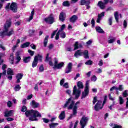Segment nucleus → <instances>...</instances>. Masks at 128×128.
Instances as JSON below:
<instances>
[{"instance_id": "f257e3e1", "label": "nucleus", "mask_w": 128, "mask_h": 128, "mask_svg": "<svg viewBox=\"0 0 128 128\" xmlns=\"http://www.w3.org/2000/svg\"><path fill=\"white\" fill-rule=\"evenodd\" d=\"M80 104V102H76L74 104V101L72 100V98L70 96L69 98L66 100V103L62 106L63 108H68V110H72L73 113L70 114L68 118V120H70L72 116H76V114H78V104Z\"/></svg>"}, {"instance_id": "f03ea898", "label": "nucleus", "mask_w": 128, "mask_h": 128, "mask_svg": "<svg viewBox=\"0 0 128 128\" xmlns=\"http://www.w3.org/2000/svg\"><path fill=\"white\" fill-rule=\"evenodd\" d=\"M12 26V22L10 19L6 20L4 26V30L2 32H0V36H12L14 34V30L11 29L8 32V30Z\"/></svg>"}, {"instance_id": "7ed1b4c3", "label": "nucleus", "mask_w": 128, "mask_h": 128, "mask_svg": "<svg viewBox=\"0 0 128 128\" xmlns=\"http://www.w3.org/2000/svg\"><path fill=\"white\" fill-rule=\"evenodd\" d=\"M25 114L27 116H30V120L32 122H36L38 118H40L42 114L38 112V110H31L26 111Z\"/></svg>"}, {"instance_id": "20e7f679", "label": "nucleus", "mask_w": 128, "mask_h": 128, "mask_svg": "<svg viewBox=\"0 0 128 128\" xmlns=\"http://www.w3.org/2000/svg\"><path fill=\"white\" fill-rule=\"evenodd\" d=\"M77 86L78 88V89L76 88V86H74L72 91V96H75L76 100H78V98H80V96L82 90H80V88H84V84H82V82H78Z\"/></svg>"}, {"instance_id": "39448f33", "label": "nucleus", "mask_w": 128, "mask_h": 128, "mask_svg": "<svg viewBox=\"0 0 128 128\" xmlns=\"http://www.w3.org/2000/svg\"><path fill=\"white\" fill-rule=\"evenodd\" d=\"M106 98L104 99V100L102 102V100H98V98L95 96L94 98L92 104H94L96 102V104L94 106V110L96 112L100 110H102L104 106V104H106Z\"/></svg>"}, {"instance_id": "423d86ee", "label": "nucleus", "mask_w": 128, "mask_h": 128, "mask_svg": "<svg viewBox=\"0 0 128 128\" xmlns=\"http://www.w3.org/2000/svg\"><path fill=\"white\" fill-rule=\"evenodd\" d=\"M45 62H48L50 66L54 68V66H56L58 64V60L56 58H54L53 59V64L52 62V58L50 57V54H48L46 56Z\"/></svg>"}, {"instance_id": "0eeeda50", "label": "nucleus", "mask_w": 128, "mask_h": 128, "mask_svg": "<svg viewBox=\"0 0 128 128\" xmlns=\"http://www.w3.org/2000/svg\"><path fill=\"white\" fill-rule=\"evenodd\" d=\"M6 10H12L14 12H18V5L16 2H12L10 4V3H8L5 8Z\"/></svg>"}, {"instance_id": "6e6552de", "label": "nucleus", "mask_w": 128, "mask_h": 128, "mask_svg": "<svg viewBox=\"0 0 128 128\" xmlns=\"http://www.w3.org/2000/svg\"><path fill=\"white\" fill-rule=\"evenodd\" d=\"M89 84L90 80L86 81L84 92H82V98H84L88 96V92H90V90H88Z\"/></svg>"}, {"instance_id": "1a4fd4ad", "label": "nucleus", "mask_w": 128, "mask_h": 128, "mask_svg": "<svg viewBox=\"0 0 128 128\" xmlns=\"http://www.w3.org/2000/svg\"><path fill=\"white\" fill-rule=\"evenodd\" d=\"M44 20L47 24H52L54 22V16L52 14H51L48 17L45 18L44 19Z\"/></svg>"}, {"instance_id": "9d476101", "label": "nucleus", "mask_w": 128, "mask_h": 128, "mask_svg": "<svg viewBox=\"0 0 128 128\" xmlns=\"http://www.w3.org/2000/svg\"><path fill=\"white\" fill-rule=\"evenodd\" d=\"M14 111L13 110H6L4 112V116L6 118L12 116H14Z\"/></svg>"}, {"instance_id": "9b49d317", "label": "nucleus", "mask_w": 128, "mask_h": 128, "mask_svg": "<svg viewBox=\"0 0 128 128\" xmlns=\"http://www.w3.org/2000/svg\"><path fill=\"white\" fill-rule=\"evenodd\" d=\"M22 54V52H16V64H18V62H20V60H22V58H20V54Z\"/></svg>"}, {"instance_id": "f8f14e48", "label": "nucleus", "mask_w": 128, "mask_h": 128, "mask_svg": "<svg viewBox=\"0 0 128 128\" xmlns=\"http://www.w3.org/2000/svg\"><path fill=\"white\" fill-rule=\"evenodd\" d=\"M66 28V24H62L61 26V28L60 30H59V31L56 34V40H58L60 38V32H64L62 30H64Z\"/></svg>"}, {"instance_id": "ddd939ff", "label": "nucleus", "mask_w": 128, "mask_h": 128, "mask_svg": "<svg viewBox=\"0 0 128 128\" xmlns=\"http://www.w3.org/2000/svg\"><path fill=\"white\" fill-rule=\"evenodd\" d=\"M72 62L68 63L67 68L65 70L66 74H69L72 72Z\"/></svg>"}, {"instance_id": "4468645a", "label": "nucleus", "mask_w": 128, "mask_h": 128, "mask_svg": "<svg viewBox=\"0 0 128 128\" xmlns=\"http://www.w3.org/2000/svg\"><path fill=\"white\" fill-rule=\"evenodd\" d=\"M114 90H120V92H122L124 90V86L122 85H120L119 87L118 88L116 86H113L110 89V92Z\"/></svg>"}, {"instance_id": "2eb2a0df", "label": "nucleus", "mask_w": 128, "mask_h": 128, "mask_svg": "<svg viewBox=\"0 0 128 128\" xmlns=\"http://www.w3.org/2000/svg\"><path fill=\"white\" fill-rule=\"evenodd\" d=\"M22 76H24V75L20 73L18 74L16 76V84H19V82H20V80L22 78Z\"/></svg>"}, {"instance_id": "dca6fc26", "label": "nucleus", "mask_w": 128, "mask_h": 128, "mask_svg": "<svg viewBox=\"0 0 128 128\" xmlns=\"http://www.w3.org/2000/svg\"><path fill=\"white\" fill-rule=\"evenodd\" d=\"M82 56V50H79L76 52L74 54L75 58H78V56Z\"/></svg>"}, {"instance_id": "f3484780", "label": "nucleus", "mask_w": 128, "mask_h": 128, "mask_svg": "<svg viewBox=\"0 0 128 128\" xmlns=\"http://www.w3.org/2000/svg\"><path fill=\"white\" fill-rule=\"evenodd\" d=\"M74 50H78V48H82V44H79L78 42H76L74 44Z\"/></svg>"}, {"instance_id": "a211bd4d", "label": "nucleus", "mask_w": 128, "mask_h": 128, "mask_svg": "<svg viewBox=\"0 0 128 128\" xmlns=\"http://www.w3.org/2000/svg\"><path fill=\"white\" fill-rule=\"evenodd\" d=\"M104 12H102L101 14H98V18L96 20V22L100 24V20H102V18L104 16Z\"/></svg>"}, {"instance_id": "6ab92c4d", "label": "nucleus", "mask_w": 128, "mask_h": 128, "mask_svg": "<svg viewBox=\"0 0 128 128\" xmlns=\"http://www.w3.org/2000/svg\"><path fill=\"white\" fill-rule=\"evenodd\" d=\"M116 38L114 36H110L108 39V44H114L116 42Z\"/></svg>"}, {"instance_id": "aec40b11", "label": "nucleus", "mask_w": 128, "mask_h": 128, "mask_svg": "<svg viewBox=\"0 0 128 128\" xmlns=\"http://www.w3.org/2000/svg\"><path fill=\"white\" fill-rule=\"evenodd\" d=\"M64 18H66V14L64 12H60L59 16V19L61 22H64Z\"/></svg>"}, {"instance_id": "412c9836", "label": "nucleus", "mask_w": 128, "mask_h": 128, "mask_svg": "<svg viewBox=\"0 0 128 128\" xmlns=\"http://www.w3.org/2000/svg\"><path fill=\"white\" fill-rule=\"evenodd\" d=\"M90 2V0H82L80 2L81 6H88Z\"/></svg>"}, {"instance_id": "4be33fe9", "label": "nucleus", "mask_w": 128, "mask_h": 128, "mask_svg": "<svg viewBox=\"0 0 128 128\" xmlns=\"http://www.w3.org/2000/svg\"><path fill=\"white\" fill-rule=\"evenodd\" d=\"M82 56H84V58H90V56H88V50L82 51Z\"/></svg>"}, {"instance_id": "5701e85b", "label": "nucleus", "mask_w": 128, "mask_h": 128, "mask_svg": "<svg viewBox=\"0 0 128 128\" xmlns=\"http://www.w3.org/2000/svg\"><path fill=\"white\" fill-rule=\"evenodd\" d=\"M64 62H61L59 64H58L56 66H53V68H58L60 69L64 66Z\"/></svg>"}, {"instance_id": "b1692460", "label": "nucleus", "mask_w": 128, "mask_h": 128, "mask_svg": "<svg viewBox=\"0 0 128 128\" xmlns=\"http://www.w3.org/2000/svg\"><path fill=\"white\" fill-rule=\"evenodd\" d=\"M59 118L62 120L66 118V112L62 111L58 116Z\"/></svg>"}, {"instance_id": "393cba45", "label": "nucleus", "mask_w": 128, "mask_h": 128, "mask_svg": "<svg viewBox=\"0 0 128 128\" xmlns=\"http://www.w3.org/2000/svg\"><path fill=\"white\" fill-rule=\"evenodd\" d=\"M98 6H100V8L104 10L106 8V4L102 1H100L98 4Z\"/></svg>"}, {"instance_id": "a878e982", "label": "nucleus", "mask_w": 128, "mask_h": 128, "mask_svg": "<svg viewBox=\"0 0 128 128\" xmlns=\"http://www.w3.org/2000/svg\"><path fill=\"white\" fill-rule=\"evenodd\" d=\"M38 66V56H35L34 58V60L32 64V67L36 68Z\"/></svg>"}, {"instance_id": "bb28decb", "label": "nucleus", "mask_w": 128, "mask_h": 128, "mask_svg": "<svg viewBox=\"0 0 128 128\" xmlns=\"http://www.w3.org/2000/svg\"><path fill=\"white\" fill-rule=\"evenodd\" d=\"M30 104H31L33 108H38V106H40V104H38V103L36 102V101H34V100H32Z\"/></svg>"}, {"instance_id": "cd10ccee", "label": "nucleus", "mask_w": 128, "mask_h": 128, "mask_svg": "<svg viewBox=\"0 0 128 128\" xmlns=\"http://www.w3.org/2000/svg\"><path fill=\"white\" fill-rule=\"evenodd\" d=\"M58 126V123H54V122H52L50 124H49V128H56V126Z\"/></svg>"}, {"instance_id": "c85d7f7f", "label": "nucleus", "mask_w": 128, "mask_h": 128, "mask_svg": "<svg viewBox=\"0 0 128 128\" xmlns=\"http://www.w3.org/2000/svg\"><path fill=\"white\" fill-rule=\"evenodd\" d=\"M78 20V16L76 15H74L72 16V18H70V22H75L76 20Z\"/></svg>"}, {"instance_id": "c756f323", "label": "nucleus", "mask_w": 128, "mask_h": 128, "mask_svg": "<svg viewBox=\"0 0 128 128\" xmlns=\"http://www.w3.org/2000/svg\"><path fill=\"white\" fill-rule=\"evenodd\" d=\"M30 44V42H26L22 44L20 46V48H28V46Z\"/></svg>"}, {"instance_id": "7c9ffc66", "label": "nucleus", "mask_w": 128, "mask_h": 128, "mask_svg": "<svg viewBox=\"0 0 128 128\" xmlns=\"http://www.w3.org/2000/svg\"><path fill=\"white\" fill-rule=\"evenodd\" d=\"M20 39L17 40L16 44L12 48V52H14L16 48L18 45V44H20Z\"/></svg>"}, {"instance_id": "2f4dec72", "label": "nucleus", "mask_w": 128, "mask_h": 128, "mask_svg": "<svg viewBox=\"0 0 128 128\" xmlns=\"http://www.w3.org/2000/svg\"><path fill=\"white\" fill-rule=\"evenodd\" d=\"M34 10L33 9L31 12L30 16L28 22H30V20H32L34 18Z\"/></svg>"}, {"instance_id": "473e14b6", "label": "nucleus", "mask_w": 128, "mask_h": 128, "mask_svg": "<svg viewBox=\"0 0 128 128\" xmlns=\"http://www.w3.org/2000/svg\"><path fill=\"white\" fill-rule=\"evenodd\" d=\"M96 32H99L100 34H102V32H104V30H102V28L100 26H96Z\"/></svg>"}, {"instance_id": "72a5a7b5", "label": "nucleus", "mask_w": 128, "mask_h": 128, "mask_svg": "<svg viewBox=\"0 0 128 128\" xmlns=\"http://www.w3.org/2000/svg\"><path fill=\"white\" fill-rule=\"evenodd\" d=\"M8 74H10V76H14V71L12 68H8L7 71Z\"/></svg>"}, {"instance_id": "f704fd0d", "label": "nucleus", "mask_w": 128, "mask_h": 128, "mask_svg": "<svg viewBox=\"0 0 128 128\" xmlns=\"http://www.w3.org/2000/svg\"><path fill=\"white\" fill-rule=\"evenodd\" d=\"M30 60V56L24 57V62L28 63Z\"/></svg>"}, {"instance_id": "c9c22d12", "label": "nucleus", "mask_w": 128, "mask_h": 128, "mask_svg": "<svg viewBox=\"0 0 128 128\" xmlns=\"http://www.w3.org/2000/svg\"><path fill=\"white\" fill-rule=\"evenodd\" d=\"M114 16L116 22H118V12H115Z\"/></svg>"}, {"instance_id": "e433bc0d", "label": "nucleus", "mask_w": 128, "mask_h": 128, "mask_svg": "<svg viewBox=\"0 0 128 128\" xmlns=\"http://www.w3.org/2000/svg\"><path fill=\"white\" fill-rule=\"evenodd\" d=\"M6 64L2 65V70H4V72L2 74H6V71L4 70H6Z\"/></svg>"}, {"instance_id": "4c0bfd02", "label": "nucleus", "mask_w": 128, "mask_h": 128, "mask_svg": "<svg viewBox=\"0 0 128 128\" xmlns=\"http://www.w3.org/2000/svg\"><path fill=\"white\" fill-rule=\"evenodd\" d=\"M62 6H70V2L68 1L64 2Z\"/></svg>"}, {"instance_id": "58836bf2", "label": "nucleus", "mask_w": 128, "mask_h": 128, "mask_svg": "<svg viewBox=\"0 0 128 128\" xmlns=\"http://www.w3.org/2000/svg\"><path fill=\"white\" fill-rule=\"evenodd\" d=\"M48 36H46L44 40V46H46L48 44Z\"/></svg>"}, {"instance_id": "ea45409f", "label": "nucleus", "mask_w": 128, "mask_h": 128, "mask_svg": "<svg viewBox=\"0 0 128 128\" xmlns=\"http://www.w3.org/2000/svg\"><path fill=\"white\" fill-rule=\"evenodd\" d=\"M59 34H60V36L62 38H66V33H64V32H61L59 33Z\"/></svg>"}, {"instance_id": "a19ab883", "label": "nucleus", "mask_w": 128, "mask_h": 128, "mask_svg": "<svg viewBox=\"0 0 128 128\" xmlns=\"http://www.w3.org/2000/svg\"><path fill=\"white\" fill-rule=\"evenodd\" d=\"M20 90V86L19 84H18L16 86H15L14 90L16 92H18V90Z\"/></svg>"}, {"instance_id": "79ce46f5", "label": "nucleus", "mask_w": 128, "mask_h": 128, "mask_svg": "<svg viewBox=\"0 0 128 128\" xmlns=\"http://www.w3.org/2000/svg\"><path fill=\"white\" fill-rule=\"evenodd\" d=\"M119 102L120 104H122L124 102V101L122 96L119 97Z\"/></svg>"}, {"instance_id": "37998d69", "label": "nucleus", "mask_w": 128, "mask_h": 128, "mask_svg": "<svg viewBox=\"0 0 128 128\" xmlns=\"http://www.w3.org/2000/svg\"><path fill=\"white\" fill-rule=\"evenodd\" d=\"M14 54H10V60L12 62V64H14Z\"/></svg>"}, {"instance_id": "c03bdc74", "label": "nucleus", "mask_w": 128, "mask_h": 128, "mask_svg": "<svg viewBox=\"0 0 128 128\" xmlns=\"http://www.w3.org/2000/svg\"><path fill=\"white\" fill-rule=\"evenodd\" d=\"M85 64H86L87 66H92V61L88 60V61L85 62Z\"/></svg>"}, {"instance_id": "a18cd8bd", "label": "nucleus", "mask_w": 128, "mask_h": 128, "mask_svg": "<svg viewBox=\"0 0 128 128\" xmlns=\"http://www.w3.org/2000/svg\"><path fill=\"white\" fill-rule=\"evenodd\" d=\"M44 65L42 64L39 67V71L42 72H44Z\"/></svg>"}, {"instance_id": "49530a36", "label": "nucleus", "mask_w": 128, "mask_h": 128, "mask_svg": "<svg viewBox=\"0 0 128 128\" xmlns=\"http://www.w3.org/2000/svg\"><path fill=\"white\" fill-rule=\"evenodd\" d=\"M7 106L8 108H11L12 106V101H8L7 102Z\"/></svg>"}, {"instance_id": "de8ad7c7", "label": "nucleus", "mask_w": 128, "mask_h": 128, "mask_svg": "<svg viewBox=\"0 0 128 128\" xmlns=\"http://www.w3.org/2000/svg\"><path fill=\"white\" fill-rule=\"evenodd\" d=\"M122 95H123V96H124V98L128 96V90H126L125 91H124L122 94Z\"/></svg>"}, {"instance_id": "09e8293b", "label": "nucleus", "mask_w": 128, "mask_h": 128, "mask_svg": "<svg viewBox=\"0 0 128 128\" xmlns=\"http://www.w3.org/2000/svg\"><path fill=\"white\" fill-rule=\"evenodd\" d=\"M96 80H98V78L96 76H93L91 78L92 82H96Z\"/></svg>"}, {"instance_id": "8fccbe9b", "label": "nucleus", "mask_w": 128, "mask_h": 128, "mask_svg": "<svg viewBox=\"0 0 128 128\" xmlns=\"http://www.w3.org/2000/svg\"><path fill=\"white\" fill-rule=\"evenodd\" d=\"M96 22H94V19L92 18L91 20V24H92V28H94V24H95Z\"/></svg>"}, {"instance_id": "3c124183", "label": "nucleus", "mask_w": 128, "mask_h": 128, "mask_svg": "<svg viewBox=\"0 0 128 128\" xmlns=\"http://www.w3.org/2000/svg\"><path fill=\"white\" fill-rule=\"evenodd\" d=\"M26 110H28V108H26V106H23L22 107L21 112H26Z\"/></svg>"}, {"instance_id": "603ef678", "label": "nucleus", "mask_w": 128, "mask_h": 128, "mask_svg": "<svg viewBox=\"0 0 128 128\" xmlns=\"http://www.w3.org/2000/svg\"><path fill=\"white\" fill-rule=\"evenodd\" d=\"M44 122H45V124H48V122H50V120L46 118H42Z\"/></svg>"}, {"instance_id": "864d4df0", "label": "nucleus", "mask_w": 128, "mask_h": 128, "mask_svg": "<svg viewBox=\"0 0 128 128\" xmlns=\"http://www.w3.org/2000/svg\"><path fill=\"white\" fill-rule=\"evenodd\" d=\"M62 86L64 88H68V83L65 82Z\"/></svg>"}, {"instance_id": "5fc2aeb1", "label": "nucleus", "mask_w": 128, "mask_h": 128, "mask_svg": "<svg viewBox=\"0 0 128 128\" xmlns=\"http://www.w3.org/2000/svg\"><path fill=\"white\" fill-rule=\"evenodd\" d=\"M66 93L67 94H68V96H70V94H72V91L70 90H66Z\"/></svg>"}, {"instance_id": "6e6d98bb", "label": "nucleus", "mask_w": 128, "mask_h": 128, "mask_svg": "<svg viewBox=\"0 0 128 128\" xmlns=\"http://www.w3.org/2000/svg\"><path fill=\"white\" fill-rule=\"evenodd\" d=\"M108 22H109V24L110 26H112V17H110L109 20H108Z\"/></svg>"}, {"instance_id": "4d7b16f0", "label": "nucleus", "mask_w": 128, "mask_h": 128, "mask_svg": "<svg viewBox=\"0 0 128 128\" xmlns=\"http://www.w3.org/2000/svg\"><path fill=\"white\" fill-rule=\"evenodd\" d=\"M37 56L38 58V60H40V62H42V56L38 54L37 56Z\"/></svg>"}, {"instance_id": "13d9d810", "label": "nucleus", "mask_w": 128, "mask_h": 128, "mask_svg": "<svg viewBox=\"0 0 128 128\" xmlns=\"http://www.w3.org/2000/svg\"><path fill=\"white\" fill-rule=\"evenodd\" d=\"M28 52L30 54V56H32L34 54V52L32 51L31 50H28Z\"/></svg>"}, {"instance_id": "bf43d9fd", "label": "nucleus", "mask_w": 128, "mask_h": 128, "mask_svg": "<svg viewBox=\"0 0 128 128\" xmlns=\"http://www.w3.org/2000/svg\"><path fill=\"white\" fill-rule=\"evenodd\" d=\"M92 42V40H89L86 42V44H87V46H90Z\"/></svg>"}, {"instance_id": "052dcab7", "label": "nucleus", "mask_w": 128, "mask_h": 128, "mask_svg": "<svg viewBox=\"0 0 128 128\" xmlns=\"http://www.w3.org/2000/svg\"><path fill=\"white\" fill-rule=\"evenodd\" d=\"M102 64H104V62H103L102 60H101L99 61L98 66H102Z\"/></svg>"}, {"instance_id": "680f3d73", "label": "nucleus", "mask_w": 128, "mask_h": 128, "mask_svg": "<svg viewBox=\"0 0 128 128\" xmlns=\"http://www.w3.org/2000/svg\"><path fill=\"white\" fill-rule=\"evenodd\" d=\"M64 84V78H62L60 81V85L62 86Z\"/></svg>"}, {"instance_id": "e2e57ef3", "label": "nucleus", "mask_w": 128, "mask_h": 128, "mask_svg": "<svg viewBox=\"0 0 128 128\" xmlns=\"http://www.w3.org/2000/svg\"><path fill=\"white\" fill-rule=\"evenodd\" d=\"M124 28H126L128 26V22H126V20H124Z\"/></svg>"}, {"instance_id": "0e129e2a", "label": "nucleus", "mask_w": 128, "mask_h": 128, "mask_svg": "<svg viewBox=\"0 0 128 128\" xmlns=\"http://www.w3.org/2000/svg\"><path fill=\"white\" fill-rule=\"evenodd\" d=\"M30 46H31L33 50H36V45H34V44H31L30 45Z\"/></svg>"}, {"instance_id": "69168bd1", "label": "nucleus", "mask_w": 128, "mask_h": 128, "mask_svg": "<svg viewBox=\"0 0 128 128\" xmlns=\"http://www.w3.org/2000/svg\"><path fill=\"white\" fill-rule=\"evenodd\" d=\"M6 120H8V122H12V120H14V118H6Z\"/></svg>"}, {"instance_id": "338daca9", "label": "nucleus", "mask_w": 128, "mask_h": 128, "mask_svg": "<svg viewBox=\"0 0 128 128\" xmlns=\"http://www.w3.org/2000/svg\"><path fill=\"white\" fill-rule=\"evenodd\" d=\"M78 121L76 120L75 122V124H74V128H76V126H78Z\"/></svg>"}, {"instance_id": "774afa93", "label": "nucleus", "mask_w": 128, "mask_h": 128, "mask_svg": "<svg viewBox=\"0 0 128 128\" xmlns=\"http://www.w3.org/2000/svg\"><path fill=\"white\" fill-rule=\"evenodd\" d=\"M32 98V94L28 95L27 96V100H30Z\"/></svg>"}]
</instances>
